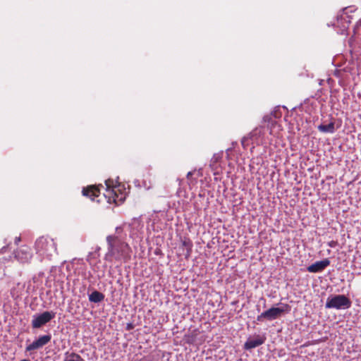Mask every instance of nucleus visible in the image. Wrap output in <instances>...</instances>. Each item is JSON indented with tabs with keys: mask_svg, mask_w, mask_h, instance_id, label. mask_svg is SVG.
<instances>
[{
	"mask_svg": "<svg viewBox=\"0 0 361 361\" xmlns=\"http://www.w3.org/2000/svg\"><path fill=\"white\" fill-rule=\"evenodd\" d=\"M108 252L105 255V259L111 261L112 259L119 261L126 260L129 257L130 247L116 235L106 237Z\"/></svg>",
	"mask_w": 361,
	"mask_h": 361,
	"instance_id": "f257e3e1",
	"label": "nucleus"
},
{
	"mask_svg": "<svg viewBox=\"0 0 361 361\" xmlns=\"http://www.w3.org/2000/svg\"><path fill=\"white\" fill-rule=\"evenodd\" d=\"M106 192L104 196L107 199L109 203H115L119 204L122 203L126 199V194L122 191L121 185H114L112 180H107L105 182Z\"/></svg>",
	"mask_w": 361,
	"mask_h": 361,
	"instance_id": "f03ea898",
	"label": "nucleus"
},
{
	"mask_svg": "<svg viewBox=\"0 0 361 361\" xmlns=\"http://www.w3.org/2000/svg\"><path fill=\"white\" fill-rule=\"evenodd\" d=\"M36 252L39 255L49 258L56 252V244L49 236H41L35 242Z\"/></svg>",
	"mask_w": 361,
	"mask_h": 361,
	"instance_id": "7ed1b4c3",
	"label": "nucleus"
},
{
	"mask_svg": "<svg viewBox=\"0 0 361 361\" xmlns=\"http://www.w3.org/2000/svg\"><path fill=\"white\" fill-rule=\"evenodd\" d=\"M290 310V306L288 304L283 305V307H271L257 316V320L258 322H264L267 320H274L279 318L282 313Z\"/></svg>",
	"mask_w": 361,
	"mask_h": 361,
	"instance_id": "20e7f679",
	"label": "nucleus"
},
{
	"mask_svg": "<svg viewBox=\"0 0 361 361\" xmlns=\"http://www.w3.org/2000/svg\"><path fill=\"white\" fill-rule=\"evenodd\" d=\"M350 300L345 295H336L328 298L325 306L326 308H334L339 310L342 308H348L350 307Z\"/></svg>",
	"mask_w": 361,
	"mask_h": 361,
	"instance_id": "39448f33",
	"label": "nucleus"
},
{
	"mask_svg": "<svg viewBox=\"0 0 361 361\" xmlns=\"http://www.w3.org/2000/svg\"><path fill=\"white\" fill-rule=\"evenodd\" d=\"M14 257L21 264L30 263L32 258L31 248L27 245H22L14 252Z\"/></svg>",
	"mask_w": 361,
	"mask_h": 361,
	"instance_id": "423d86ee",
	"label": "nucleus"
},
{
	"mask_svg": "<svg viewBox=\"0 0 361 361\" xmlns=\"http://www.w3.org/2000/svg\"><path fill=\"white\" fill-rule=\"evenodd\" d=\"M56 313L54 312L45 311L43 313L35 315L32 320V326L34 329H39L43 325L49 322L55 317Z\"/></svg>",
	"mask_w": 361,
	"mask_h": 361,
	"instance_id": "0eeeda50",
	"label": "nucleus"
},
{
	"mask_svg": "<svg viewBox=\"0 0 361 361\" xmlns=\"http://www.w3.org/2000/svg\"><path fill=\"white\" fill-rule=\"evenodd\" d=\"M51 336L50 334L39 336L36 341L26 347V351H32L42 348L50 342Z\"/></svg>",
	"mask_w": 361,
	"mask_h": 361,
	"instance_id": "6e6552de",
	"label": "nucleus"
},
{
	"mask_svg": "<svg viewBox=\"0 0 361 361\" xmlns=\"http://www.w3.org/2000/svg\"><path fill=\"white\" fill-rule=\"evenodd\" d=\"M330 264L329 259H324L321 261H317L307 267V269L310 273H318L322 271Z\"/></svg>",
	"mask_w": 361,
	"mask_h": 361,
	"instance_id": "1a4fd4ad",
	"label": "nucleus"
},
{
	"mask_svg": "<svg viewBox=\"0 0 361 361\" xmlns=\"http://www.w3.org/2000/svg\"><path fill=\"white\" fill-rule=\"evenodd\" d=\"M83 196L89 197L91 200H94L95 197H98L100 194V190L97 186L89 185L83 188L82 190Z\"/></svg>",
	"mask_w": 361,
	"mask_h": 361,
	"instance_id": "9d476101",
	"label": "nucleus"
},
{
	"mask_svg": "<svg viewBox=\"0 0 361 361\" xmlns=\"http://www.w3.org/2000/svg\"><path fill=\"white\" fill-rule=\"evenodd\" d=\"M264 343V339L262 338H257L255 339L247 340L245 343V348L250 350L258 347Z\"/></svg>",
	"mask_w": 361,
	"mask_h": 361,
	"instance_id": "9b49d317",
	"label": "nucleus"
},
{
	"mask_svg": "<svg viewBox=\"0 0 361 361\" xmlns=\"http://www.w3.org/2000/svg\"><path fill=\"white\" fill-rule=\"evenodd\" d=\"M104 299V295L97 290L93 291L89 295V300L92 302H100Z\"/></svg>",
	"mask_w": 361,
	"mask_h": 361,
	"instance_id": "f8f14e48",
	"label": "nucleus"
},
{
	"mask_svg": "<svg viewBox=\"0 0 361 361\" xmlns=\"http://www.w3.org/2000/svg\"><path fill=\"white\" fill-rule=\"evenodd\" d=\"M318 130L322 133H333L335 131V123L334 122H331L327 125L321 124L318 126Z\"/></svg>",
	"mask_w": 361,
	"mask_h": 361,
	"instance_id": "ddd939ff",
	"label": "nucleus"
},
{
	"mask_svg": "<svg viewBox=\"0 0 361 361\" xmlns=\"http://www.w3.org/2000/svg\"><path fill=\"white\" fill-rule=\"evenodd\" d=\"M66 357L63 361H85V360L78 354L75 353H66Z\"/></svg>",
	"mask_w": 361,
	"mask_h": 361,
	"instance_id": "4468645a",
	"label": "nucleus"
},
{
	"mask_svg": "<svg viewBox=\"0 0 361 361\" xmlns=\"http://www.w3.org/2000/svg\"><path fill=\"white\" fill-rule=\"evenodd\" d=\"M222 159V154L220 153L214 154L210 161V167L212 170H217V164Z\"/></svg>",
	"mask_w": 361,
	"mask_h": 361,
	"instance_id": "2eb2a0df",
	"label": "nucleus"
},
{
	"mask_svg": "<svg viewBox=\"0 0 361 361\" xmlns=\"http://www.w3.org/2000/svg\"><path fill=\"white\" fill-rule=\"evenodd\" d=\"M182 245L186 247L187 249V252H186V254H185V257L186 258H188L190 255V253L192 252V244L191 243L190 240H183L182 242Z\"/></svg>",
	"mask_w": 361,
	"mask_h": 361,
	"instance_id": "dca6fc26",
	"label": "nucleus"
},
{
	"mask_svg": "<svg viewBox=\"0 0 361 361\" xmlns=\"http://www.w3.org/2000/svg\"><path fill=\"white\" fill-rule=\"evenodd\" d=\"M328 245L330 247H335L338 245V242L336 240H331L328 243Z\"/></svg>",
	"mask_w": 361,
	"mask_h": 361,
	"instance_id": "f3484780",
	"label": "nucleus"
},
{
	"mask_svg": "<svg viewBox=\"0 0 361 361\" xmlns=\"http://www.w3.org/2000/svg\"><path fill=\"white\" fill-rule=\"evenodd\" d=\"M20 241V237H16L15 238V243L18 244Z\"/></svg>",
	"mask_w": 361,
	"mask_h": 361,
	"instance_id": "a211bd4d",
	"label": "nucleus"
},
{
	"mask_svg": "<svg viewBox=\"0 0 361 361\" xmlns=\"http://www.w3.org/2000/svg\"><path fill=\"white\" fill-rule=\"evenodd\" d=\"M192 175V171H189L187 174V178H190L191 176Z\"/></svg>",
	"mask_w": 361,
	"mask_h": 361,
	"instance_id": "6ab92c4d",
	"label": "nucleus"
},
{
	"mask_svg": "<svg viewBox=\"0 0 361 361\" xmlns=\"http://www.w3.org/2000/svg\"><path fill=\"white\" fill-rule=\"evenodd\" d=\"M20 361H30V360H28V359H23V360H20Z\"/></svg>",
	"mask_w": 361,
	"mask_h": 361,
	"instance_id": "aec40b11",
	"label": "nucleus"
}]
</instances>
